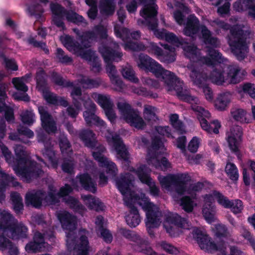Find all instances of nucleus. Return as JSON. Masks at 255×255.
<instances>
[{
	"mask_svg": "<svg viewBox=\"0 0 255 255\" xmlns=\"http://www.w3.org/2000/svg\"><path fill=\"white\" fill-rule=\"evenodd\" d=\"M27 10L31 16H34L37 19H39L44 12L43 9L38 3L29 6Z\"/></svg>",
	"mask_w": 255,
	"mask_h": 255,
	"instance_id": "5fc2aeb1",
	"label": "nucleus"
},
{
	"mask_svg": "<svg viewBox=\"0 0 255 255\" xmlns=\"http://www.w3.org/2000/svg\"><path fill=\"white\" fill-rule=\"evenodd\" d=\"M28 230L24 224L16 221L5 235L13 240H22L27 238Z\"/></svg>",
	"mask_w": 255,
	"mask_h": 255,
	"instance_id": "a211bd4d",
	"label": "nucleus"
},
{
	"mask_svg": "<svg viewBox=\"0 0 255 255\" xmlns=\"http://www.w3.org/2000/svg\"><path fill=\"white\" fill-rule=\"evenodd\" d=\"M66 241L69 251H74L77 255H89L90 247L88 238L86 236L81 235L77 241L74 234L68 233L66 235Z\"/></svg>",
	"mask_w": 255,
	"mask_h": 255,
	"instance_id": "9b49d317",
	"label": "nucleus"
},
{
	"mask_svg": "<svg viewBox=\"0 0 255 255\" xmlns=\"http://www.w3.org/2000/svg\"><path fill=\"white\" fill-rule=\"evenodd\" d=\"M121 234L126 239L135 243L134 249L145 255H158L150 246V243L145 239L141 238L133 231L126 229H121Z\"/></svg>",
	"mask_w": 255,
	"mask_h": 255,
	"instance_id": "1a4fd4ad",
	"label": "nucleus"
},
{
	"mask_svg": "<svg viewBox=\"0 0 255 255\" xmlns=\"http://www.w3.org/2000/svg\"><path fill=\"white\" fill-rule=\"evenodd\" d=\"M79 137L85 146L97 151L98 147L103 145L98 143L96 134L93 130L84 129L80 131Z\"/></svg>",
	"mask_w": 255,
	"mask_h": 255,
	"instance_id": "f3484780",
	"label": "nucleus"
},
{
	"mask_svg": "<svg viewBox=\"0 0 255 255\" xmlns=\"http://www.w3.org/2000/svg\"><path fill=\"white\" fill-rule=\"evenodd\" d=\"M207 54L209 57H204L205 63L209 66H214L216 63H223L225 59L218 50L212 47H208Z\"/></svg>",
	"mask_w": 255,
	"mask_h": 255,
	"instance_id": "cd10ccee",
	"label": "nucleus"
},
{
	"mask_svg": "<svg viewBox=\"0 0 255 255\" xmlns=\"http://www.w3.org/2000/svg\"><path fill=\"white\" fill-rule=\"evenodd\" d=\"M189 180L190 177L187 173H182L176 175L173 184L176 192L179 194H183L186 191V183Z\"/></svg>",
	"mask_w": 255,
	"mask_h": 255,
	"instance_id": "c85d7f7f",
	"label": "nucleus"
},
{
	"mask_svg": "<svg viewBox=\"0 0 255 255\" xmlns=\"http://www.w3.org/2000/svg\"><path fill=\"white\" fill-rule=\"evenodd\" d=\"M158 69V73H155L154 75L157 77H161L170 90L176 91L177 96L180 100L186 102L193 101L189 91L183 89V82L174 73L163 69L161 65Z\"/></svg>",
	"mask_w": 255,
	"mask_h": 255,
	"instance_id": "f03ea898",
	"label": "nucleus"
},
{
	"mask_svg": "<svg viewBox=\"0 0 255 255\" xmlns=\"http://www.w3.org/2000/svg\"><path fill=\"white\" fill-rule=\"evenodd\" d=\"M231 95L229 93L220 94L215 101V107L219 111H222L226 109L230 102Z\"/></svg>",
	"mask_w": 255,
	"mask_h": 255,
	"instance_id": "c9c22d12",
	"label": "nucleus"
},
{
	"mask_svg": "<svg viewBox=\"0 0 255 255\" xmlns=\"http://www.w3.org/2000/svg\"><path fill=\"white\" fill-rule=\"evenodd\" d=\"M122 74L125 79L134 83H137L138 82V79L135 76L134 72L131 68L127 67L123 68Z\"/></svg>",
	"mask_w": 255,
	"mask_h": 255,
	"instance_id": "052dcab7",
	"label": "nucleus"
},
{
	"mask_svg": "<svg viewBox=\"0 0 255 255\" xmlns=\"http://www.w3.org/2000/svg\"><path fill=\"white\" fill-rule=\"evenodd\" d=\"M97 151H92V155L94 159L97 161L100 166L106 168L107 173L109 176L115 177L118 174V168L116 164L112 161H109L103 155L106 149L104 146H100L98 147Z\"/></svg>",
	"mask_w": 255,
	"mask_h": 255,
	"instance_id": "ddd939ff",
	"label": "nucleus"
},
{
	"mask_svg": "<svg viewBox=\"0 0 255 255\" xmlns=\"http://www.w3.org/2000/svg\"><path fill=\"white\" fill-rule=\"evenodd\" d=\"M77 181L81 187L85 190L92 193H96L97 191V183L91 176L88 173L78 174L76 177Z\"/></svg>",
	"mask_w": 255,
	"mask_h": 255,
	"instance_id": "aec40b11",
	"label": "nucleus"
},
{
	"mask_svg": "<svg viewBox=\"0 0 255 255\" xmlns=\"http://www.w3.org/2000/svg\"><path fill=\"white\" fill-rule=\"evenodd\" d=\"M36 79L37 87L39 91L43 94L49 90L44 71L42 70L37 73Z\"/></svg>",
	"mask_w": 255,
	"mask_h": 255,
	"instance_id": "c03bdc74",
	"label": "nucleus"
},
{
	"mask_svg": "<svg viewBox=\"0 0 255 255\" xmlns=\"http://www.w3.org/2000/svg\"><path fill=\"white\" fill-rule=\"evenodd\" d=\"M65 203L68 205L70 208L75 211H81L84 210V207L81 204L79 200L73 196H69L63 199Z\"/></svg>",
	"mask_w": 255,
	"mask_h": 255,
	"instance_id": "de8ad7c7",
	"label": "nucleus"
},
{
	"mask_svg": "<svg viewBox=\"0 0 255 255\" xmlns=\"http://www.w3.org/2000/svg\"><path fill=\"white\" fill-rule=\"evenodd\" d=\"M77 35L80 40L81 46L89 48L90 46V39L96 38V33L93 31H86L82 33L77 32Z\"/></svg>",
	"mask_w": 255,
	"mask_h": 255,
	"instance_id": "ea45409f",
	"label": "nucleus"
},
{
	"mask_svg": "<svg viewBox=\"0 0 255 255\" xmlns=\"http://www.w3.org/2000/svg\"><path fill=\"white\" fill-rule=\"evenodd\" d=\"M80 83L86 85L88 88H98L101 84V81L100 79H91L89 78H83L81 79Z\"/></svg>",
	"mask_w": 255,
	"mask_h": 255,
	"instance_id": "6e6d98bb",
	"label": "nucleus"
},
{
	"mask_svg": "<svg viewBox=\"0 0 255 255\" xmlns=\"http://www.w3.org/2000/svg\"><path fill=\"white\" fill-rule=\"evenodd\" d=\"M225 171L229 178L233 182L238 180L239 174L236 165L231 162H228L225 168Z\"/></svg>",
	"mask_w": 255,
	"mask_h": 255,
	"instance_id": "a18cd8bd",
	"label": "nucleus"
},
{
	"mask_svg": "<svg viewBox=\"0 0 255 255\" xmlns=\"http://www.w3.org/2000/svg\"><path fill=\"white\" fill-rule=\"evenodd\" d=\"M9 40L6 32H0V57H4V50L7 47V42Z\"/></svg>",
	"mask_w": 255,
	"mask_h": 255,
	"instance_id": "e2e57ef3",
	"label": "nucleus"
},
{
	"mask_svg": "<svg viewBox=\"0 0 255 255\" xmlns=\"http://www.w3.org/2000/svg\"><path fill=\"white\" fill-rule=\"evenodd\" d=\"M83 200L88 203L89 207L97 212L103 211L105 210L104 204L98 198H96L91 195H87L82 197Z\"/></svg>",
	"mask_w": 255,
	"mask_h": 255,
	"instance_id": "2f4dec72",
	"label": "nucleus"
},
{
	"mask_svg": "<svg viewBox=\"0 0 255 255\" xmlns=\"http://www.w3.org/2000/svg\"><path fill=\"white\" fill-rule=\"evenodd\" d=\"M55 56L58 61L63 64L67 65L73 61L72 58L65 55V52L61 48H57Z\"/></svg>",
	"mask_w": 255,
	"mask_h": 255,
	"instance_id": "864d4df0",
	"label": "nucleus"
},
{
	"mask_svg": "<svg viewBox=\"0 0 255 255\" xmlns=\"http://www.w3.org/2000/svg\"><path fill=\"white\" fill-rule=\"evenodd\" d=\"M243 134L242 128L240 126L231 128L230 131L226 133V139L229 147L239 159H241L242 158L239 147L242 142Z\"/></svg>",
	"mask_w": 255,
	"mask_h": 255,
	"instance_id": "f8f14e48",
	"label": "nucleus"
},
{
	"mask_svg": "<svg viewBox=\"0 0 255 255\" xmlns=\"http://www.w3.org/2000/svg\"><path fill=\"white\" fill-rule=\"evenodd\" d=\"M192 110L197 113V117L198 119H199L201 118H205L206 119H209L211 117V114L210 112L206 110L204 108H202V107L194 105L192 106Z\"/></svg>",
	"mask_w": 255,
	"mask_h": 255,
	"instance_id": "69168bd1",
	"label": "nucleus"
},
{
	"mask_svg": "<svg viewBox=\"0 0 255 255\" xmlns=\"http://www.w3.org/2000/svg\"><path fill=\"white\" fill-rule=\"evenodd\" d=\"M159 246L162 249L169 254H177L178 253L177 249L172 245L167 243L166 241H161L159 243Z\"/></svg>",
	"mask_w": 255,
	"mask_h": 255,
	"instance_id": "774afa93",
	"label": "nucleus"
},
{
	"mask_svg": "<svg viewBox=\"0 0 255 255\" xmlns=\"http://www.w3.org/2000/svg\"><path fill=\"white\" fill-rule=\"evenodd\" d=\"M193 237L197 241L202 250H205L208 253L213 254L219 252L217 255H226L225 242L221 240L216 243L211 240L208 235L205 234L198 228L195 227L192 230Z\"/></svg>",
	"mask_w": 255,
	"mask_h": 255,
	"instance_id": "39448f33",
	"label": "nucleus"
},
{
	"mask_svg": "<svg viewBox=\"0 0 255 255\" xmlns=\"http://www.w3.org/2000/svg\"><path fill=\"white\" fill-rule=\"evenodd\" d=\"M16 164L14 170L17 175L21 176L27 181L40 176L43 172L35 161L29 160L23 146L17 145L14 148Z\"/></svg>",
	"mask_w": 255,
	"mask_h": 255,
	"instance_id": "f257e3e1",
	"label": "nucleus"
},
{
	"mask_svg": "<svg viewBox=\"0 0 255 255\" xmlns=\"http://www.w3.org/2000/svg\"><path fill=\"white\" fill-rule=\"evenodd\" d=\"M21 117V121L24 124L30 126L34 123V114L32 111L26 110L22 114Z\"/></svg>",
	"mask_w": 255,
	"mask_h": 255,
	"instance_id": "338daca9",
	"label": "nucleus"
},
{
	"mask_svg": "<svg viewBox=\"0 0 255 255\" xmlns=\"http://www.w3.org/2000/svg\"><path fill=\"white\" fill-rule=\"evenodd\" d=\"M200 21L194 14L190 15L183 29V33L187 36H193L197 34L200 31Z\"/></svg>",
	"mask_w": 255,
	"mask_h": 255,
	"instance_id": "b1692460",
	"label": "nucleus"
},
{
	"mask_svg": "<svg viewBox=\"0 0 255 255\" xmlns=\"http://www.w3.org/2000/svg\"><path fill=\"white\" fill-rule=\"evenodd\" d=\"M193 202L189 196H185L181 198L180 205L183 209L188 212H191L193 210Z\"/></svg>",
	"mask_w": 255,
	"mask_h": 255,
	"instance_id": "bf43d9fd",
	"label": "nucleus"
},
{
	"mask_svg": "<svg viewBox=\"0 0 255 255\" xmlns=\"http://www.w3.org/2000/svg\"><path fill=\"white\" fill-rule=\"evenodd\" d=\"M17 221L8 212L3 211L0 214V234H5Z\"/></svg>",
	"mask_w": 255,
	"mask_h": 255,
	"instance_id": "a878e982",
	"label": "nucleus"
},
{
	"mask_svg": "<svg viewBox=\"0 0 255 255\" xmlns=\"http://www.w3.org/2000/svg\"><path fill=\"white\" fill-rule=\"evenodd\" d=\"M155 108L148 106L144 109V119L147 121H156L158 119L154 112Z\"/></svg>",
	"mask_w": 255,
	"mask_h": 255,
	"instance_id": "13d9d810",
	"label": "nucleus"
},
{
	"mask_svg": "<svg viewBox=\"0 0 255 255\" xmlns=\"http://www.w3.org/2000/svg\"><path fill=\"white\" fill-rule=\"evenodd\" d=\"M214 197L217 199L218 203L225 208L229 209L233 206L232 200H229L219 191L214 190L213 191Z\"/></svg>",
	"mask_w": 255,
	"mask_h": 255,
	"instance_id": "49530a36",
	"label": "nucleus"
},
{
	"mask_svg": "<svg viewBox=\"0 0 255 255\" xmlns=\"http://www.w3.org/2000/svg\"><path fill=\"white\" fill-rule=\"evenodd\" d=\"M107 140L109 143L112 142L113 143V146L117 152L118 158L125 161H128V151L119 134H116L113 135L111 138H108Z\"/></svg>",
	"mask_w": 255,
	"mask_h": 255,
	"instance_id": "dca6fc26",
	"label": "nucleus"
},
{
	"mask_svg": "<svg viewBox=\"0 0 255 255\" xmlns=\"http://www.w3.org/2000/svg\"><path fill=\"white\" fill-rule=\"evenodd\" d=\"M99 51L101 54L105 63L119 61L121 60L123 54L114 49L106 45H103L99 48Z\"/></svg>",
	"mask_w": 255,
	"mask_h": 255,
	"instance_id": "4be33fe9",
	"label": "nucleus"
},
{
	"mask_svg": "<svg viewBox=\"0 0 255 255\" xmlns=\"http://www.w3.org/2000/svg\"><path fill=\"white\" fill-rule=\"evenodd\" d=\"M230 33L234 39L230 40L229 42L232 52L238 60L242 61L246 57V52L248 49L244 31L238 26H234L231 28Z\"/></svg>",
	"mask_w": 255,
	"mask_h": 255,
	"instance_id": "423d86ee",
	"label": "nucleus"
},
{
	"mask_svg": "<svg viewBox=\"0 0 255 255\" xmlns=\"http://www.w3.org/2000/svg\"><path fill=\"white\" fill-rule=\"evenodd\" d=\"M47 245L45 241L44 235L36 231L33 235L32 240L26 245L25 249L28 253L36 254L44 252Z\"/></svg>",
	"mask_w": 255,
	"mask_h": 255,
	"instance_id": "2eb2a0df",
	"label": "nucleus"
},
{
	"mask_svg": "<svg viewBox=\"0 0 255 255\" xmlns=\"http://www.w3.org/2000/svg\"><path fill=\"white\" fill-rule=\"evenodd\" d=\"M135 198L136 199H138V204L146 212L145 222L146 230L150 237H154V233L153 229L159 226L161 223L160 218L161 213L158 207L149 202L148 198L145 197V195H143L141 199L138 195H136Z\"/></svg>",
	"mask_w": 255,
	"mask_h": 255,
	"instance_id": "7ed1b4c3",
	"label": "nucleus"
},
{
	"mask_svg": "<svg viewBox=\"0 0 255 255\" xmlns=\"http://www.w3.org/2000/svg\"><path fill=\"white\" fill-rule=\"evenodd\" d=\"M126 203L129 209V213L126 216V222L129 227H136L141 221L138 210L132 202L131 199H128L126 201Z\"/></svg>",
	"mask_w": 255,
	"mask_h": 255,
	"instance_id": "412c9836",
	"label": "nucleus"
},
{
	"mask_svg": "<svg viewBox=\"0 0 255 255\" xmlns=\"http://www.w3.org/2000/svg\"><path fill=\"white\" fill-rule=\"evenodd\" d=\"M151 159L154 161V165L156 168H161L162 170L167 169L170 165V163L167 158L165 157H162L160 159L156 158L155 155L150 157V159H148V163Z\"/></svg>",
	"mask_w": 255,
	"mask_h": 255,
	"instance_id": "09e8293b",
	"label": "nucleus"
},
{
	"mask_svg": "<svg viewBox=\"0 0 255 255\" xmlns=\"http://www.w3.org/2000/svg\"><path fill=\"white\" fill-rule=\"evenodd\" d=\"M45 193L42 190H38L34 192L27 193L25 197V203L27 206L39 209L42 206Z\"/></svg>",
	"mask_w": 255,
	"mask_h": 255,
	"instance_id": "5701e85b",
	"label": "nucleus"
},
{
	"mask_svg": "<svg viewBox=\"0 0 255 255\" xmlns=\"http://www.w3.org/2000/svg\"><path fill=\"white\" fill-rule=\"evenodd\" d=\"M97 103L103 110L114 106V104L109 96L99 94L97 98Z\"/></svg>",
	"mask_w": 255,
	"mask_h": 255,
	"instance_id": "603ef678",
	"label": "nucleus"
},
{
	"mask_svg": "<svg viewBox=\"0 0 255 255\" xmlns=\"http://www.w3.org/2000/svg\"><path fill=\"white\" fill-rule=\"evenodd\" d=\"M43 154L45 157L48 158L50 162L51 163L54 162L55 154L53 149V146L51 145V143L49 144L45 143L43 151Z\"/></svg>",
	"mask_w": 255,
	"mask_h": 255,
	"instance_id": "4d7b16f0",
	"label": "nucleus"
},
{
	"mask_svg": "<svg viewBox=\"0 0 255 255\" xmlns=\"http://www.w3.org/2000/svg\"><path fill=\"white\" fill-rule=\"evenodd\" d=\"M215 207L211 202H207L205 204L202 209L203 215L209 223L214 221Z\"/></svg>",
	"mask_w": 255,
	"mask_h": 255,
	"instance_id": "e433bc0d",
	"label": "nucleus"
},
{
	"mask_svg": "<svg viewBox=\"0 0 255 255\" xmlns=\"http://www.w3.org/2000/svg\"><path fill=\"white\" fill-rule=\"evenodd\" d=\"M63 43L69 51L89 62L97 56L94 51L90 49H86L88 48L81 46L78 41L69 35L65 37Z\"/></svg>",
	"mask_w": 255,
	"mask_h": 255,
	"instance_id": "9d476101",
	"label": "nucleus"
},
{
	"mask_svg": "<svg viewBox=\"0 0 255 255\" xmlns=\"http://www.w3.org/2000/svg\"><path fill=\"white\" fill-rule=\"evenodd\" d=\"M106 71L110 77L111 82L116 85L119 88H122L123 86V82L120 79L117 75V71L116 66L112 64V62L106 63Z\"/></svg>",
	"mask_w": 255,
	"mask_h": 255,
	"instance_id": "72a5a7b5",
	"label": "nucleus"
},
{
	"mask_svg": "<svg viewBox=\"0 0 255 255\" xmlns=\"http://www.w3.org/2000/svg\"><path fill=\"white\" fill-rule=\"evenodd\" d=\"M0 177L1 178L0 185L4 188L10 184L14 187L19 185V183L16 180L13 176L5 173L1 170V168H0Z\"/></svg>",
	"mask_w": 255,
	"mask_h": 255,
	"instance_id": "79ce46f5",
	"label": "nucleus"
},
{
	"mask_svg": "<svg viewBox=\"0 0 255 255\" xmlns=\"http://www.w3.org/2000/svg\"><path fill=\"white\" fill-rule=\"evenodd\" d=\"M4 112V117L8 123H13L15 120L13 109L7 105L4 101L0 102V113Z\"/></svg>",
	"mask_w": 255,
	"mask_h": 255,
	"instance_id": "4c0bfd02",
	"label": "nucleus"
},
{
	"mask_svg": "<svg viewBox=\"0 0 255 255\" xmlns=\"http://www.w3.org/2000/svg\"><path fill=\"white\" fill-rule=\"evenodd\" d=\"M157 10L153 6L150 4L145 6V7L140 12V15L144 18V22L148 28L154 31L156 36L160 39H165L166 32L163 29L160 31L157 29L158 20L157 18Z\"/></svg>",
	"mask_w": 255,
	"mask_h": 255,
	"instance_id": "6e6552de",
	"label": "nucleus"
},
{
	"mask_svg": "<svg viewBox=\"0 0 255 255\" xmlns=\"http://www.w3.org/2000/svg\"><path fill=\"white\" fill-rule=\"evenodd\" d=\"M81 100L84 102L83 105L87 110L83 112V117L87 124H89L91 122L92 118L94 117V113L96 109V105L90 99L86 101L83 99Z\"/></svg>",
	"mask_w": 255,
	"mask_h": 255,
	"instance_id": "c756f323",
	"label": "nucleus"
},
{
	"mask_svg": "<svg viewBox=\"0 0 255 255\" xmlns=\"http://www.w3.org/2000/svg\"><path fill=\"white\" fill-rule=\"evenodd\" d=\"M135 173L140 181L144 184L149 185L151 183L152 179L150 177L148 169L147 166L145 164L140 165L135 171Z\"/></svg>",
	"mask_w": 255,
	"mask_h": 255,
	"instance_id": "f704fd0d",
	"label": "nucleus"
},
{
	"mask_svg": "<svg viewBox=\"0 0 255 255\" xmlns=\"http://www.w3.org/2000/svg\"><path fill=\"white\" fill-rule=\"evenodd\" d=\"M138 67L141 69L147 70L155 75L157 73L160 64L147 55L140 54L138 57Z\"/></svg>",
	"mask_w": 255,
	"mask_h": 255,
	"instance_id": "6ab92c4d",
	"label": "nucleus"
},
{
	"mask_svg": "<svg viewBox=\"0 0 255 255\" xmlns=\"http://www.w3.org/2000/svg\"><path fill=\"white\" fill-rule=\"evenodd\" d=\"M167 222L173 224L179 228L188 229L189 224L187 220L182 218L177 214H171L166 217Z\"/></svg>",
	"mask_w": 255,
	"mask_h": 255,
	"instance_id": "7c9ffc66",
	"label": "nucleus"
},
{
	"mask_svg": "<svg viewBox=\"0 0 255 255\" xmlns=\"http://www.w3.org/2000/svg\"><path fill=\"white\" fill-rule=\"evenodd\" d=\"M240 87L244 93L248 94L251 98L255 99V84L245 83L240 85Z\"/></svg>",
	"mask_w": 255,
	"mask_h": 255,
	"instance_id": "0e129e2a",
	"label": "nucleus"
},
{
	"mask_svg": "<svg viewBox=\"0 0 255 255\" xmlns=\"http://www.w3.org/2000/svg\"><path fill=\"white\" fill-rule=\"evenodd\" d=\"M66 19L69 22L77 25L85 22V19L82 15H79L72 10H69L66 16Z\"/></svg>",
	"mask_w": 255,
	"mask_h": 255,
	"instance_id": "3c124183",
	"label": "nucleus"
},
{
	"mask_svg": "<svg viewBox=\"0 0 255 255\" xmlns=\"http://www.w3.org/2000/svg\"><path fill=\"white\" fill-rule=\"evenodd\" d=\"M52 79L53 82L57 85L65 88L73 87L74 84L70 81L65 80L58 73L53 72L52 75Z\"/></svg>",
	"mask_w": 255,
	"mask_h": 255,
	"instance_id": "8fccbe9b",
	"label": "nucleus"
},
{
	"mask_svg": "<svg viewBox=\"0 0 255 255\" xmlns=\"http://www.w3.org/2000/svg\"><path fill=\"white\" fill-rule=\"evenodd\" d=\"M10 199L12 202L13 208L15 213L18 214L23 210V204L20 195L17 192L11 193Z\"/></svg>",
	"mask_w": 255,
	"mask_h": 255,
	"instance_id": "a19ab883",
	"label": "nucleus"
},
{
	"mask_svg": "<svg viewBox=\"0 0 255 255\" xmlns=\"http://www.w3.org/2000/svg\"><path fill=\"white\" fill-rule=\"evenodd\" d=\"M58 218L61 224L63 229L73 231L76 229L77 219L75 216H73L68 212H64L60 213L58 215Z\"/></svg>",
	"mask_w": 255,
	"mask_h": 255,
	"instance_id": "393cba45",
	"label": "nucleus"
},
{
	"mask_svg": "<svg viewBox=\"0 0 255 255\" xmlns=\"http://www.w3.org/2000/svg\"><path fill=\"white\" fill-rule=\"evenodd\" d=\"M190 77L194 83L199 87H202L206 85L207 76L203 72H200L194 68L191 71Z\"/></svg>",
	"mask_w": 255,
	"mask_h": 255,
	"instance_id": "58836bf2",
	"label": "nucleus"
},
{
	"mask_svg": "<svg viewBox=\"0 0 255 255\" xmlns=\"http://www.w3.org/2000/svg\"><path fill=\"white\" fill-rule=\"evenodd\" d=\"M114 0H100V9L103 13L107 15H112L115 11Z\"/></svg>",
	"mask_w": 255,
	"mask_h": 255,
	"instance_id": "37998d69",
	"label": "nucleus"
},
{
	"mask_svg": "<svg viewBox=\"0 0 255 255\" xmlns=\"http://www.w3.org/2000/svg\"><path fill=\"white\" fill-rule=\"evenodd\" d=\"M224 70L221 66L214 68L211 72L209 77L211 82L218 86L224 83L236 84L243 80V73L241 74V69L238 66L230 65L228 67L227 77L224 76Z\"/></svg>",
	"mask_w": 255,
	"mask_h": 255,
	"instance_id": "20e7f679",
	"label": "nucleus"
},
{
	"mask_svg": "<svg viewBox=\"0 0 255 255\" xmlns=\"http://www.w3.org/2000/svg\"><path fill=\"white\" fill-rule=\"evenodd\" d=\"M49 7L52 14V21L53 24L58 28H61L63 30L65 29L66 27L63 20L64 17H66L69 10L56 2H51Z\"/></svg>",
	"mask_w": 255,
	"mask_h": 255,
	"instance_id": "4468645a",
	"label": "nucleus"
},
{
	"mask_svg": "<svg viewBox=\"0 0 255 255\" xmlns=\"http://www.w3.org/2000/svg\"><path fill=\"white\" fill-rule=\"evenodd\" d=\"M117 107L125 121L131 127L138 129L144 128L146 124L137 110L133 109L130 105L126 102H118Z\"/></svg>",
	"mask_w": 255,
	"mask_h": 255,
	"instance_id": "0eeeda50",
	"label": "nucleus"
},
{
	"mask_svg": "<svg viewBox=\"0 0 255 255\" xmlns=\"http://www.w3.org/2000/svg\"><path fill=\"white\" fill-rule=\"evenodd\" d=\"M198 120L203 130H206L208 133L214 132L218 134L219 132V129L221 127V124L218 121L215 120L209 124L205 118H200Z\"/></svg>",
	"mask_w": 255,
	"mask_h": 255,
	"instance_id": "473e14b6",
	"label": "nucleus"
},
{
	"mask_svg": "<svg viewBox=\"0 0 255 255\" xmlns=\"http://www.w3.org/2000/svg\"><path fill=\"white\" fill-rule=\"evenodd\" d=\"M131 182V175L128 173L121 174L120 177L116 180L118 189L124 195L129 192Z\"/></svg>",
	"mask_w": 255,
	"mask_h": 255,
	"instance_id": "bb28decb",
	"label": "nucleus"
},
{
	"mask_svg": "<svg viewBox=\"0 0 255 255\" xmlns=\"http://www.w3.org/2000/svg\"><path fill=\"white\" fill-rule=\"evenodd\" d=\"M44 99L49 105L56 106L58 105L57 100L58 96L55 94L51 92L49 90L42 94Z\"/></svg>",
	"mask_w": 255,
	"mask_h": 255,
	"instance_id": "680f3d73",
	"label": "nucleus"
}]
</instances>
